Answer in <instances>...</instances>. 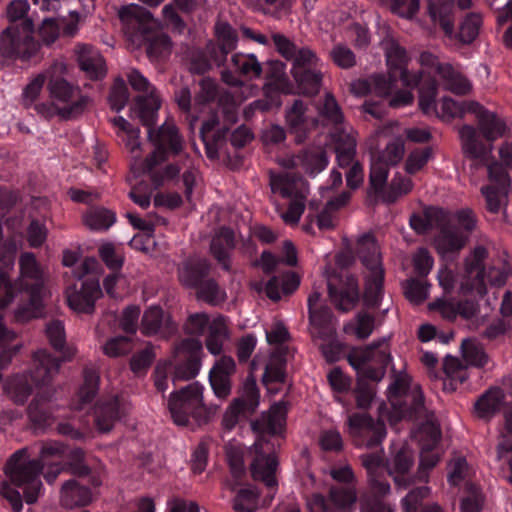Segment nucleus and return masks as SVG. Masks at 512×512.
Segmentation results:
<instances>
[{
  "instance_id": "nucleus-1",
  "label": "nucleus",
  "mask_w": 512,
  "mask_h": 512,
  "mask_svg": "<svg viewBox=\"0 0 512 512\" xmlns=\"http://www.w3.org/2000/svg\"><path fill=\"white\" fill-rule=\"evenodd\" d=\"M16 250V245L6 244L0 251V309L17 301L15 319L26 322L39 314L46 270L32 252H23L18 259V275L12 278Z\"/></svg>"
},
{
  "instance_id": "nucleus-2",
  "label": "nucleus",
  "mask_w": 512,
  "mask_h": 512,
  "mask_svg": "<svg viewBox=\"0 0 512 512\" xmlns=\"http://www.w3.org/2000/svg\"><path fill=\"white\" fill-rule=\"evenodd\" d=\"M112 124L118 129L117 136L124 142L125 148L131 156V166L141 172H152L155 166L168 158L165 147L174 155H181L183 151V139L178 128L172 120L165 121L157 131L149 130V139L155 148L153 152L142 160V147L139 140L140 130L133 127L123 117H115Z\"/></svg>"
},
{
  "instance_id": "nucleus-3",
  "label": "nucleus",
  "mask_w": 512,
  "mask_h": 512,
  "mask_svg": "<svg viewBox=\"0 0 512 512\" xmlns=\"http://www.w3.org/2000/svg\"><path fill=\"white\" fill-rule=\"evenodd\" d=\"M286 407L278 402L271 406L267 413L262 415L259 421L252 423L253 430L258 434L252 449L255 458L251 463V474L255 480L263 481L267 487L276 485L275 471L278 465L276 457L272 454L265 435H276L282 432L286 423Z\"/></svg>"
},
{
  "instance_id": "nucleus-4",
  "label": "nucleus",
  "mask_w": 512,
  "mask_h": 512,
  "mask_svg": "<svg viewBox=\"0 0 512 512\" xmlns=\"http://www.w3.org/2000/svg\"><path fill=\"white\" fill-rule=\"evenodd\" d=\"M43 466L38 460H30L24 450L17 451L8 460L5 473L10 482L3 481L0 494L11 504L14 512L22 510V497L18 490H23L24 499L27 504H33L37 501L42 482L39 474Z\"/></svg>"
},
{
  "instance_id": "nucleus-5",
  "label": "nucleus",
  "mask_w": 512,
  "mask_h": 512,
  "mask_svg": "<svg viewBox=\"0 0 512 512\" xmlns=\"http://www.w3.org/2000/svg\"><path fill=\"white\" fill-rule=\"evenodd\" d=\"M441 433L439 427L432 421L425 423L420 430V464L414 481L405 477L413 464V454L407 447H401L388 461L387 469L389 474L399 487L406 488L412 482H426L428 472L439 461L440 455L435 450Z\"/></svg>"
},
{
  "instance_id": "nucleus-6",
  "label": "nucleus",
  "mask_w": 512,
  "mask_h": 512,
  "mask_svg": "<svg viewBox=\"0 0 512 512\" xmlns=\"http://www.w3.org/2000/svg\"><path fill=\"white\" fill-rule=\"evenodd\" d=\"M277 51L291 62V74L299 89L305 94H315L319 91L322 72L318 69L320 59L309 47H299L283 34L272 35Z\"/></svg>"
},
{
  "instance_id": "nucleus-7",
  "label": "nucleus",
  "mask_w": 512,
  "mask_h": 512,
  "mask_svg": "<svg viewBox=\"0 0 512 512\" xmlns=\"http://www.w3.org/2000/svg\"><path fill=\"white\" fill-rule=\"evenodd\" d=\"M167 407L173 422L177 426H193L208 422L207 408L204 404L203 386L191 383L170 394Z\"/></svg>"
},
{
  "instance_id": "nucleus-8",
  "label": "nucleus",
  "mask_w": 512,
  "mask_h": 512,
  "mask_svg": "<svg viewBox=\"0 0 512 512\" xmlns=\"http://www.w3.org/2000/svg\"><path fill=\"white\" fill-rule=\"evenodd\" d=\"M356 252L366 269L365 302L369 306H377L382 292L384 269L375 237L370 233L361 235L357 240Z\"/></svg>"
},
{
  "instance_id": "nucleus-9",
  "label": "nucleus",
  "mask_w": 512,
  "mask_h": 512,
  "mask_svg": "<svg viewBox=\"0 0 512 512\" xmlns=\"http://www.w3.org/2000/svg\"><path fill=\"white\" fill-rule=\"evenodd\" d=\"M66 72L64 62L57 61L46 71L50 77L48 89L51 96L61 102L67 103L66 107L59 109L62 118H73L81 114L90 103V99L82 95L79 88L71 85L60 75Z\"/></svg>"
},
{
  "instance_id": "nucleus-10",
  "label": "nucleus",
  "mask_w": 512,
  "mask_h": 512,
  "mask_svg": "<svg viewBox=\"0 0 512 512\" xmlns=\"http://www.w3.org/2000/svg\"><path fill=\"white\" fill-rule=\"evenodd\" d=\"M391 360L390 346L387 338L374 341L372 344L353 349L348 354V362L365 378L380 381L384 369Z\"/></svg>"
},
{
  "instance_id": "nucleus-11",
  "label": "nucleus",
  "mask_w": 512,
  "mask_h": 512,
  "mask_svg": "<svg viewBox=\"0 0 512 512\" xmlns=\"http://www.w3.org/2000/svg\"><path fill=\"white\" fill-rule=\"evenodd\" d=\"M488 179L489 183L481 187L487 210L512 224V206L508 205L511 181L507 172L499 163H492L488 165Z\"/></svg>"
},
{
  "instance_id": "nucleus-12",
  "label": "nucleus",
  "mask_w": 512,
  "mask_h": 512,
  "mask_svg": "<svg viewBox=\"0 0 512 512\" xmlns=\"http://www.w3.org/2000/svg\"><path fill=\"white\" fill-rule=\"evenodd\" d=\"M34 23L26 18L20 24H12L0 35V51L4 56L29 59L36 55L40 45L32 37Z\"/></svg>"
},
{
  "instance_id": "nucleus-13",
  "label": "nucleus",
  "mask_w": 512,
  "mask_h": 512,
  "mask_svg": "<svg viewBox=\"0 0 512 512\" xmlns=\"http://www.w3.org/2000/svg\"><path fill=\"white\" fill-rule=\"evenodd\" d=\"M131 87L146 96H139L131 108L132 116L138 118L144 125L154 123L156 113L160 107V99L155 93V88L138 70H132L127 75Z\"/></svg>"
},
{
  "instance_id": "nucleus-14",
  "label": "nucleus",
  "mask_w": 512,
  "mask_h": 512,
  "mask_svg": "<svg viewBox=\"0 0 512 512\" xmlns=\"http://www.w3.org/2000/svg\"><path fill=\"white\" fill-rule=\"evenodd\" d=\"M405 153L404 141L401 137L393 138L382 151L371 156L369 181L373 190H381L387 182L390 166L398 164Z\"/></svg>"
},
{
  "instance_id": "nucleus-15",
  "label": "nucleus",
  "mask_w": 512,
  "mask_h": 512,
  "mask_svg": "<svg viewBox=\"0 0 512 512\" xmlns=\"http://www.w3.org/2000/svg\"><path fill=\"white\" fill-rule=\"evenodd\" d=\"M329 294L333 303L342 311L351 310L359 299L356 278L348 272H326Z\"/></svg>"
},
{
  "instance_id": "nucleus-16",
  "label": "nucleus",
  "mask_w": 512,
  "mask_h": 512,
  "mask_svg": "<svg viewBox=\"0 0 512 512\" xmlns=\"http://www.w3.org/2000/svg\"><path fill=\"white\" fill-rule=\"evenodd\" d=\"M487 257V250L483 246H477L465 258L464 275L460 282V290L463 293L474 291L483 296L486 292L485 269L483 261Z\"/></svg>"
},
{
  "instance_id": "nucleus-17",
  "label": "nucleus",
  "mask_w": 512,
  "mask_h": 512,
  "mask_svg": "<svg viewBox=\"0 0 512 512\" xmlns=\"http://www.w3.org/2000/svg\"><path fill=\"white\" fill-rule=\"evenodd\" d=\"M101 293L98 281L87 280L82 283L79 290L76 287H69L66 290L67 303L77 313H92L95 301Z\"/></svg>"
},
{
  "instance_id": "nucleus-18",
  "label": "nucleus",
  "mask_w": 512,
  "mask_h": 512,
  "mask_svg": "<svg viewBox=\"0 0 512 512\" xmlns=\"http://www.w3.org/2000/svg\"><path fill=\"white\" fill-rule=\"evenodd\" d=\"M331 138L335 145L338 166H349L356 154V132L350 125L341 123L334 126Z\"/></svg>"
},
{
  "instance_id": "nucleus-19",
  "label": "nucleus",
  "mask_w": 512,
  "mask_h": 512,
  "mask_svg": "<svg viewBox=\"0 0 512 512\" xmlns=\"http://www.w3.org/2000/svg\"><path fill=\"white\" fill-rule=\"evenodd\" d=\"M202 352V343L198 339L183 340L176 348V354L186 359V363L178 365L175 369V378L190 379L200 370L199 354Z\"/></svg>"
},
{
  "instance_id": "nucleus-20",
  "label": "nucleus",
  "mask_w": 512,
  "mask_h": 512,
  "mask_svg": "<svg viewBox=\"0 0 512 512\" xmlns=\"http://www.w3.org/2000/svg\"><path fill=\"white\" fill-rule=\"evenodd\" d=\"M280 163L286 168L301 167L308 175L315 176L326 168L328 158L323 149L312 148L300 155L283 159Z\"/></svg>"
},
{
  "instance_id": "nucleus-21",
  "label": "nucleus",
  "mask_w": 512,
  "mask_h": 512,
  "mask_svg": "<svg viewBox=\"0 0 512 512\" xmlns=\"http://www.w3.org/2000/svg\"><path fill=\"white\" fill-rule=\"evenodd\" d=\"M468 236L460 232L457 227L442 228L434 239V246L438 254L444 259H451L465 247Z\"/></svg>"
},
{
  "instance_id": "nucleus-22",
  "label": "nucleus",
  "mask_w": 512,
  "mask_h": 512,
  "mask_svg": "<svg viewBox=\"0 0 512 512\" xmlns=\"http://www.w3.org/2000/svg\"><path fill=\"white\" fill-rule=\"evenodd\" d=\"M469 109L475 113L479 129L487 140L494 141L505 134L507 130L505 119L494 112L488 111L477 102L470 103Z\"/></svg>"
},
{
  "instance_id": "nucleus-23",
  "label": "nucleus",
  "mask_w": 512,
  "mask_h": 512,
  "mask_svg": "<svg viewBox=\"0 0 512 512\" xmlns=\"http://www.w3.org/2000/svg\"><path fill=\"white\" fill-rule=\"evenodd\" d=\"M140 329L147 336L159 334L167 337L175 332L176 326L172 322L170 315L164 313L162 308L151 306L143 314Z\"/></svg>"
},
{
  "instance_id": "nucleus-24",
  "label": "nucleus",
  "mask_w": 512,
  "mask_h": 512,
  "mask_svg": "<svg viewBox=\"0 0 512 512\" xmlns=\"http://www.w3.org/2000/svg\"><path fill=\"white\" fill-rule=\"evenodd\" d=\"M131 405L124 397H116L100 406L96 414V425L101 432H109L114 424L129 414Z\"/></svg>"
},
{
  "instance_id": "nucleus-25",
  "label": "nucleus",
  "mask_w": 512,
  "mask_h": 512,
  "mask_svg": "<svg viewBox=\"0 0 512 512\" xmlns=\"http://www.w3.org/2000/svg\"><path fill=\"white\" fill-rule=\"evenodd\" d=\"M80 68L91 79H98L106 74V66L101 54L88 44H77L74 49Z\"/></svg>"
},
{
  "instance_id": "nucleus-26",
  "label": "nucleus",
  "mask_w": 512,
  "mask_h": 512,
  "mask_svg": "<svg viewBox=\"0 0 512 512\" xmlns=\"http://www.w3.org/2000/svg\"><path fill=\"white\" fill-rule=\"evenodd\" d=\"M286 123L296 135L297 142H302L307 131L315 125L309 108L301 100H296L286 112Z\"/></svg>"
},
{
  "instance_id": "nucleus-27",
  "label": "nucleus",
  "mask_w": 512,
  "mask_h": 512,
  "mask_svg": "<svg viewBox=\"0 0 512 512\" xmlns=\"http://www.w3.org/2000/svg\"><path fill=\"white\" fill-rule=\"evenodd\" d=\"M209 262L204 258L194 257L186 260L178 268L179 281L186 287L198 288L203 278L209 273Z\"/></svg>"
},
{
  "instance_id": "nucleus-28",
  "label": "nucleus",
  "mask_w": 512,
  "mask_h": 512,
  "mask_svg": "<svg viewBox=\"0 0 512 512\" xmlns=\"http://www.w3.org/2000/svg\"><path fill=\"white\" fill-rule=\"evenodd\" d=\"M33 370L31 380L37 385H47L59 372L60 363L51 357L46 351L39 350L33 358Z\"/></svg>"
},
{
  "instance_id": "nucleus-29",
  "label": "nucleus",
  "mask_w": 512,
  "mask_h": 512,
  "mask_svg": "<svg viewBox=\"0 0 512 512\" xmlns=\"http://www.w3.org/2000/svg\"><path fill=\"white\" fill-rule=\"evenodd\" d=\"M270 186L272 193H278L282 197L294 198L305 195V182L300 176L294 173L285 172L271 175Z\"/></svg>"
},
{
  "instance_id": "nucleus-30",
  "label": "nucleus",
  "mask_w": 512,
  "mask_h": 512,
  "mask_svg": "<svg viewBox=\"0 0 512 512\" xmlns=\"http://www.w3.org/2000/svg\"><path fill=\"white\" fill-rule=\"evenodd\" d=\"M453 0H429L428 13L432 21L439 23L445 35L452 39L454 34V20L452 16Z\"/></svg>"
},
{
  "instance_id": "nucleus-31",
  "label": "nucleus",
  "mask_w": 512,
  "mask_h": 512,
  "mask_svg": "<svg viewBox=\"0 0 512 512\" xmlns=\"http://www.w3.org/2000/svg\"><path fill=\"white\" fill-rule=\"evenodd\" d=\"M234 245V232L227 227L221 228L212 239L211 253L225 270L230 269L229 252L234 248Z\"/></svg>"
},
{
  "instance_id": "nucleus-32",
  "label": "nucleus",
  "mask_w": 512,
  "mask_h": 512,
  "mask_svg": "<svg viewBox=\"0 0 512 512\" xmlns=\"http://www.w3.org/2000/svg\"><path fill=\"white\" fill-rule=\"evenodd\" d=\"M436 71L446 90L459 95H464L471 91V82L450 64L438 65Z\"/></svg>"
},
{
  "instance_id": "nucleus-33",
  "label": "nucleus",
  "mask_w": 512,
  "mask_h": 512,
  "mask_svg": "<svg viewBox=\"0 0 512 512\" xmlns=\"http://www.w3.org/2000/svg\"><path fill=\"white\" fill-rule=\"evenodd\" d=\"M464 153L474 159H486L492 151V145H485L479 140L478 132L465 125L459 130Z\"/></svg>"
},
{
  "instance_id": "nucleus-34",
  "label": "nucleus",
  "mask_w": 512,
  "mask_h": 512,
  "mask_svg": "<svg viewBox=\"0 0 512 512\" xmlns=\"http://www.w3.org/2000/svg\"><path fill=\"white\" fill-rule=\"evenodd\" d=\"M60 500L63 506L73 508L88 505L92 501V495L88 488L69 480L62 486Z\"/></svg>"
},
{
  "instance_id": "nucleus-35",
  "label": "nucleus",
  "mask_w": 512,
  "mask_h": 512,
  "mask_svg": "<svg viewBox=\"0 0 512 512\" xmlns=\"http://www.w3.org/2000/svg\"><path fill=\"white\" fill-rule=\"evenodd\" d=\"M362 465L367 470L368 480L375 492L386 494L390 490L387 482L379 479V473L383 471V459L380 454H364L361 456Z\"/></svg>"
},
{
  "instance_id": "nucleus-36",
  "label": "nucleus",
  "mask_w": 512,
  "mask_h": 512,
  "mask_svg": "<svg viewBox=\"0 0 512 512\" xmlns=\"http://www.w3.org/2000/svg\"><path fill=\"white\" fill-rule=\"evenodd\" d=\"M229 333L226 320L222 316L212 319L209 326V334L206 338V348L212 355H220L223 351V345L228 339Z\"/></svg>"
},
{
  "instance_id": "nucleus-37",
  "label": "nucleus",
  "mask_w": 512,
  "mask_h": 512,
  "mask_svg": "<svg viewBox=\"0 0 512 512\" xmlns=\"http://www.w3.org/2000/svg\"><path fill=\"white\" fill-rule=\"evenodd\" d=\"M330 512H354L357 493L352 487H332L329 491Z\"/></svg>"
},
{
  "instance_id": "nucleus-38",
  "label": "nucleus",
  "mask_w": 512,
  "mask_h": 512,
  "mask_svg": "<svg viewBox=\"0 0 512 512\" xmlns=\"http://www.w3.org/2000/svg\"><path fill=\"white\" fill-rule=\"evenodd\" d=\"M503 401V391L499 388H491L476 401L475 413L479 418L489 419L499 411Z\"/></svg>"
},
{
  "instance_id": "nucleus-39",
  "label": "nucleus",
  "mask_w": 512,
  "mask_h": 512,
  "mask_svg": "<svg viewBox=\"0 0 512 512\" xmlns=\"http://www.w3.org/2000/svg\"><path fill=\"white\" fill-rule=\"evenodd\" d=\"M443 370L446 375L444 390L454 391L468 378L467 367L457 357L446 356L443 363Z\"/></svg>"
},
{
  "instance_id": "nucleus-40",
  "label": "nucleus",
  "mask_w": 512,
  "mask_h": 512,
  "mask_svg": "<svg viewBox=\"0 0 512 512\" xmlns=\"http://www.w3.org/2000/svg\"><path fill=\"white\" fill-rule=\"evenodd\" d=\"M214 34L217 45L222 52L223 61L228 53L233 51L238 43V35L236 30L225 21H217L214 27Z\"/></svg>"
},
{
  "instance_id": "nucleus-41",
  "label": "nucleus",
  "mask_w": 512,
  "mask_h": 512,
  "mask_svg": "<svg viewBox=\"0 0 512 512\" xmlns=\"http://www.w3.org/2000/svg\"><path fill=\"white\" fill-rule=\"evenodd\" d=\"M412 189V181L401 175L396 174L390 184L387 186L386 183L384 184L383 188L381 190H374L376 193H381L382 199L386 202H394L399 197L407 194Z\"/></svg>"
},
{
  "instance_id": "nucleus-42",
  "label": "nucleus",
  "mask_w": 512,
  "mask_h": 512,
  "mask_svg": "<svg viewBox=\"0 0 512 512\" xmlns=\"http://www.w3.org/2000/svg\"><path fill=\"white\" fill-rule=\"evenodd\" d=\"M85 225L91 230H107L115 221V213L105 208H92L83 215Z\"/></svg>"
},
{
  "instance_id": "nucleus-43",
  "label": "nucleus",
  "mask_w": 512,
  "mask_h": 512,
  "mask_svg": "<svg viewBox=\"0 0 512 512\" xmlns=\"http://www.w3.org/2000/svg\"><path fill=\"white\" fill-rule=\"evenodd\" d=\"M233 67L243 76L258 78L262 73L261 63L254 54L236 53L232 56Z\"/></svg>"
},
{
  "instance_id": "nucleus-44",
  "label": "nucleus",
  "mask_w": 512,
  "mask_h": 512,
  "mask_svg": "<svg viewBox=\"0 0 512 512\" xmlns=\"http://www.w3.org/2000/svg\"><path fill=\"white\" fill-rule=\"evenodd\" d=\"M218 125L216 118H211L205 121L201 128V137L206 147V154L210 159H215L219 156V151L222 146V136L212 134L214 128Z\"/></svg>"
},
{
  "instance_id": "nucleus-45",
  "label": "nucleus",
  "mask_w": 512,
  "mask_h": 512,
  "mask_svg": "<svg viewBox=\"0 0 512 512\" xmlns=\"http://www.w3.org/2000/svg\"><path fill=\"white\" fill-rule=\"evenodd\" d=\"M285 360L283 350L279 349L273 352L265 364V372L262 381L265 385L272 382H283L285 380Z\"/></svg>"
},
{
  "instance_id": "nucleus-46",
  "label": "nucleus",
  "mask_w": 512,
  "mask_h": 512,
  "mask_svg": "<svg viewBox=\"0 0 512 512\" xmlns=\"http://www.w3.org/2000/svg\"><path fill=\"white\" fill-rule=\"evenodd\" d=\"M382 44L389 70L401 71L404 69L408 61L406 51L392 38H386Z\"/></svg>"
},
{
  "instance_id": "nucleus-47",
  "label": "nucleus",
  "mask_w": 512,
  "mask_h": 512,
  "mask_svg": "<svg viewBox=\"0 0 512 512\" xmlns=\"http://www.w3.org/2000/svg\"><path fill=\"white\" fill-rule=\"evenodd\" d=\"M350 194L341 193L338 197L329 200L320 214L317 216V224L320 229H331L334 227V213L343 207L349 200Z\"/></svg>"
},
{
  "instance_id": "nucleus-48",
  "label": "nucleus",
  "mask_w": 512,
  "mask_h": 512,
  "mask_svg": "<svg viewBox=\"0 0 512 512\" xmlns=\"http://www.w3.org/2000/svg\"><path fill=\"white\" fill-rule=\"evenodd\" d=\"M374 330V317L368 313H359L344 326L346 334L353 335L359 340L368 338Z\"/></svg>"
},
{
  "instance_id": "nucleus-49",
  "label": "nucleus",
  "mask_w": 512,
  "mask_h": 512,
  "mask_svg": "<svg viewBox=\"0 0 512 512\" xmlns=\"http://www.w3.org/2000/svg\"><path fill=\"white\" fill-rule=\"evenodd\" d=\"M462 355L465 361L475 367H484L489 362V356L480 343L473 339H463Z\"/></svg>"
},
{
  "instance_id": "nucleus-50",
  "label": "nucleus",
  "mask_w": 512,
  "mask_h": 512,
  "mask_svg": "<svg viewBox=\"0 0 512 512\" xmlns=\"http://www.w3.org/2000/svg\"><path fill=\"white\" fill-rule=\"evenodd\" d=\"M348 426L350 432L354 435H358L365 430L373 428L377 434V440L383 439L386 434L383 423H378L374 426L372 419L365 413L350 415L348 417Z\"/></svg>"
},
{
  "instance_id": "nucleus-51",
  "label": "nucleus",
  "mask_w": 512,
  "mask_h": 512,
  "mask_svg": "<svg viewBox=\"0 0 512 512\" xmlns=\"http://www.w3.org/2000/svg\"><path fill=\"white\" fill-rule=\"evenodd\" d=\"M259 507V492L251 487L240 489L233 501L236 512H255Z\"/></svg>"
},
{
  "instance_id": "nucleus-52",
  "label": "nucleus",
  "mask_w": 512,
  "mask_h": 512,
  "mask_svg": "<svg viewBox=\"0 0 512 512\" xmlns=\"http://www.w3.org/2000/svg\"><path fill=\"white\" fill-rule=\"evenodd\" d=\"M471 102H456L451 98L444 97L436 108L434 115L441 118L442 120H450L456 117H462L466 112H472L469 109Z\"/></svg>"
},
{
  "instance_id": "nucleus-53",
  "label": "nucleus",
  "mask_w": 512,
  "mask_h": 512,
  "mask_svg": "<svg viewBox=\"0 0 512 512\" xmlns=\"http://www.w3.org/2000/svg\"><path fill=\"white\" fill-rule=\"evenodd\" d=\"M197 297L211 305H217L226 299V293L214 280L209 279L197 288Z\"/></svg>"
},
{
  "instance_id": "nucleus-54",
  "label": "nucleus",
  "mask_w": 512,
  "mask_h": 512,
  "mask_svg": "<svg viewBox=\"0 0 512 512\" xmlns=\"http://www.w3.org/2000/svg\"><path fill=\"white\" fill-rule=\"evenodd\" d=\"M372 94L382 98H388L395 89L396 77L389 70L388 75L375 74L371 76Z\"/></svg>"
},
{
  "instance_id": "nucleus-55",
  "label": "nucleus",
  "mask_w": 512,
  "mask_h": 512,
  "mask_svg": "<svg viewBox=\"0 0 512 512\" xmlns=\"http://www.w3.org/2000/svg\"><path fill=\"white\" fill-rule=\"evenodd\" d=\"M311 331L314 336L320 338H330L334 334L333 316L328 308L319 310L318 323L310 320Z\"/></svg>"
},
{
  "instance_id": "nucleus-56",
  "label": "nucleus",
  "mask_w": 512,
  "mask_h": 512,
  "mask_svg": "<svg viewBox=\"0 0 512 512\" xmlns=\"http://www.w3.org/2000/svg\"><path fill=\"white\" fill-rule=\"evenodd\" d=\"M482 19L478 14H469L463 20L459 31V40L464 44H469L475 40L479 33Z\"/></svg>"
},
{
  "instance_id": "nucleus-57",
  "label": "nucleus",
  "mask_w": 512,
  "mask_h": 512,
  "mask_svg": "<svg viewBox=\"0 0 512 512\" xmlns=\"http://www.w3.org/2000/svg\"><path fill=\"white\" fill-rule=\"evenodd\" d=\"M433 154L432 148L426 147L423 149H416L412 151L405 162V170L409 174H414L420 171L427 162L431 159Z\"/></svg>"
},
{
  "instance_id": "nucleus-58",
  "label": "nucleus",
  "mask_w": 512,
  "mask_h": 512,
  "mask_svg": "<svg viewBox=\"0 0 512 512\" xmlns=\"http://www.w3.org/2000/svg\"><path fill=\"white\" fill-rule=\"evenodd\" d=\"M172 44L167 35L160 34L149 42L147 54L152 60L163 59L170 55Z\"/></svg>"
},
{
  "instance_id": "nucleus-59",
  "label": "nucleus",
  "mask_w": 512,
  "mask_h": 512,
  "mask_svg": "<svg viewBox=\"0 0 512 512\" xmlns=\"http://www.w3.org/2000/svg\"><path fill=\"white\" fill-rule=\"evenodd\" d=\"M329 55L338 67L342 69H349L356 64V56L354 52L344 44L335 45Z\"/></svg>"
},
{
  "instance_id": "nucleus-60",
  "label": "nucleus",
  "mask_w": 512,
  "mask_h": 512,
  "mask_svg": "<svg viewBox=\"0 0 512 512\" xmlns=\"http://www.w3.org/2000/svg\"><path fill=\"white\" fill-rule=\"evenodd\" d=\"M98 381L99 376L94 370L84 371V383L78 393L83 404L89 403L95 397L98 391Z\"/></svg>"
},
{
  "instance_id": "nucleus-61",
  "label": "nucleus",
  "mask_w": 512,
  "mask_h": 512,
  "mask_svg": "<svg viewBox=\"0 0 512 512\" xmlns=\"http://www.w3.org/2000/svg\"><path fill=\"white\" fill-rule=\"evenodd\" d=\"M429 285L426 282L411 279L404 286L406 298L415 304L423 302L428 297Z\"/></svg>"
},
{
  "instance_id": "nucleus-62",
  "label": "nucleus",
  "mask_w": 512,
  "mask_h": 512,
  "mask_svg": "<svg viewBox=\"0 0 512 512\" xmlns=\"http://www.w3.org/2000/svg\"><path fill=\"white\" fill-rule=\"evenodd\" d=\"M132 348L130 338L119 336L108 340L103 346V352L109 357H119L129 353Z\"/></svg>"
},
{
  "instance_id": "nucleus-63",
  "label": "nucleus",
  "mask_w": 512,
  "mask_h": 512,
  "mask_svg": "<svg viewBox=\"0 0 512 512\" xmlns=\"http://www.w3.org/2000/svg\"><path fill=\"white\" fill-rule=\"evenodd\" d=\"M128 99L129 93L124 80L116 79L109 96L111 108L117 112L121 111L127 104Z\"/></svg>"
},
{
  "instance_id": "nucleus-64",
  "label": "nucleus",
  "mask_w": 512,
  "mask_h": 512,
  "mask_svg": "<svg viewBox=\"0 0 512 512\" xmlns=\"http://www.w3.org/2000/svg\"><path fill=\"white\" fill-rule=\"evenodd\" d=\"M427 486L418 487L410 491L401 501L404 512H417L421 501L430 495Z\"/></svg>"
}]
</instances>
